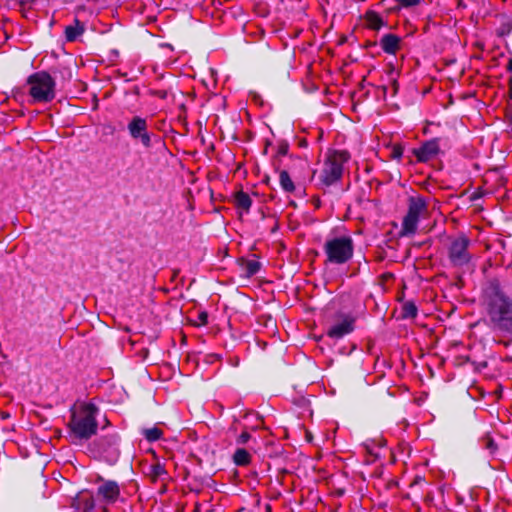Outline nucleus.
<instances>
[{
    "label": "nucleus",
    "mask_w": 512,
    "mask_h": 512,
    "mask_svg": "<svg viewBox=\"0 0 512 512\" xmlns=\"http://www.w3.org/2000/svg\"><path fill=\"white\" fill-rule=\"evenodd\" d=\"M71 417L68 422V428L71 435L79 440H88L96 435L98 422L96 415L98 408L93 403H81L77 408L74 405L71 408Z\"/></svg>",
    "instance_id": "nucleus-1"
},
{
    "label": "nucleus",
    "mask_w": 512,
    "mask_h": 512,
    "mask_svg": "<svg viewBox=\"0 0 512 512\" xmlns=\"http://www.w3.org/2000/svg\"><path fill=\"white\" fill-rule=\"evenodd\" d=\"M488 314L494 326L512 336V299L496 292L488 303Z\"/></svg>",
    "instance_id": "nucleus-2"
},
{
    "label": "nucleus",
    "mask_w": 512,
    "mask_h": 512,
    "mask_svg": "<svg viewBox=\"0 0 512 512\" xmlns=\"http://www.w3.org/2000/svg\"><path fill=\"white\" fill-rule=\"evenodd\" d=\"M26 83L29 86L28 94L33 103H49L56 96V82L46 71L31 74Z\"/></svg>",
    "instance_id": "nucleus-3"
},
{
    "label": "nucleus",
    "mask_w": 512,
    "mask_h": 512,
    "mask_svg": "<svg viewBox=\"0 0 512 512\" xmlns=\"http://www.w3.org/2000/svg\"><path fill=\"white\" fill-rule=\"evenodd\" d=\"M470 244V239L464 234L449 238L447 256L452 268L460 272H465L469 268L472 260V254L469 251Z\"/></svg>",
    "instance_id": "nucleus-4"
},
{
    "label": "nucleus",
    "mask_w": 512,
    "mask_h": 512,
    "mask_svg": "<svg viewBox=\"0 0 512 512\" xmlns=\"http://www.w3.org/2000/svg\"><path fill=\"white\" fill-rule=\"evenodd\" d=\"M326 262L342 265L352 259L354 254V242L350 236L335 237L324 244Z\"/></svg>",
    "instance_id": "nucleus-5"
},
{
    "label": "nucleus",
    "mask_w": 512,
    "mask_h": 512,
    "mask_svg": "<svg viewBox=\"0 0 512 512\" xmlns=\"http://www.w3.org/2000/svg\"><path fill=\"white\" fill-rule=\"evenodd\" d=\"M350 159L349 152L345 150H334L331 152L325 162L321 172V181L324 185L330 186L341 180L343 176V167Z\"/></svg>",
    "instance_id": "nucleus-6"
},
{
    "label": "nucleus",
    "mask_w": 512,
    "mask_h": 512,
    "mask_svg": "<svg viewBox=\"0 0 512 512\" xmlns=\"http://www.w3.org/2000/svg\"><path fill=\"white\" fill-rule=\"evenodd\" d=\"M427 202L423 197H410L408 200V211L403 218L401 235H413L417 231L420 216L427 213Z\"/></svg>",
    "instance_id": "nucleus-7"
},
{
    "label": "nucleus",
    "mask_w": 512,
    "mask_h": 512,
    "mask_svg": "<svg viewBox=\"0 0 512 512\" xmlns=\"http://www.w3.org/2000/svg\"><path fill=\"white\" fill-rule=\"evenodd\" d=\"M130 136L134 140H140L145 148L152 146L151 136L148 132V124L145 118L134 116L127 125Z\"/></svg>",
    "instance_id": "nucleus-8"
},
{
    "label": "nucleus",
    "mask_w": 512,
    "mask_h": 512,
    "mask_svg": "<svg viewBox=\"0 0 512 512\" xmlns=\"http://www.w3.org/2000/svg\"><path fill=\"white\" fill-rule=\"evenodd\" d=\"M355 318L352 315L339 313L337 323L327 330L330 338L340 339L354 330Z\"/></svg>",
    "instance_id": "nucleus-9"
},
{
    "label": "nucleus",
    "mask_w": 512,
    "mask_h": 512,
    "mask_svg": "<svg viewBox=\"0 0 512 512\" xmlns=\"http://www.w3.org/2000/svg\"><path fill=\"white\" fill-rule=\"evenodd\" d=\"M102 484L97 488V497L105 504H114L120 497V487L116 481L98 478Z\"/></svg>",
    "instance_id": "nucleus-10"
},
{
    "label": "nucleus",
    "mask_w": 512,
    "mask_h": 512,
    "mask_svg": "<svg viewBox=\"0 0 512 512\" xmlns=\"http://www.w3.org/2000/svg\"><path fill=\"white\" fill-rule=\"evenodd\" d=\"M439 152L440 146L438 138L425 141L419 148H414L412 150V153L417 158V161L423 163L435 158Z\"/></svg>",
    "instance_id": "nucleus-11"
},
{
    "label": "nucleus",
    "mask_w": 512,
    "mask_h": 512,
    "mask_svg": "<svg viewBox=\"0 0 512 512\" xmlns=\"http://www.w3.org/2000/svg\"><path fill=\"white\" fill-rule=\"evenodd\" d=\"M72 507L83 512L92 511L95 507V500L92 493L87 490L79 492L72 501Z\"/></svg>",
    "instance_id": "nucleus-12"
},
{
    "label": "nucleus",
    "mask_w": 512,
    "mask_h": 512,
    "mask_svg": "<svg viewBox=\"0 0 512 512\" xmlns=\"http://www.w3.org/2000/svg\"><path fill=\"white\" fill-rule=\"evenodd\" d=\"M380 46L385 53L396 55L402 47V39L396 34L388 33L380 39Z\"/></svg>",
    "instance_id": "nucleus-13"
},
{
    "label": "nucleus",
    "mask_w": 512,
    "mask_h": 512,
    "mask_svg": "<svg viewBox=\"0 0 512 512\" xmlns=\"http://www.w3.org/2000/svg\"><path fill=\"white\" fill-rule=\"evenodd\" d=\"M364 19L367 27L371 30L377 31L385 24L381 16L373 10H368L364 15Z\"/></svg>",
    "instance_id": "nucleus-14"
},
{
    "label": "nucleus",
    "mask_w": 512,
    "mask_h": 512,
    "mask_svg": "<svg viewBox=\"0 0 512 512\" xmlns=\"http://www.w3.org/2000/svg\"><path fill=\"white\" fill-rule=\"evenodd\" d=\"M234 203L237 208L242 209L245 212H249L252 200L248 193L241 190L235 193Z\"/></svg>",
    "instance_id": "nucleus-15"
},
{
    "label": "nucleus",
    "mask_w": 512,
    "mask_h": 512,
    "mask_svg": "<svg viewBox=\"0 0 512 512\" xmlns=\"http://www.w3.org/2000/svg\"><path fill=\"white\" fill-rule=\"evenodd\" d=\"M84 25L78 20L75 19V25L67 26L65 28V37L69 42H73L76 38L84 32Z\"/></svg>",
    "instance_id": "nucleus-16"
},
{
    "label": "nucleus",
    "mask_w": 512,
    "mask_h": 512,
    "mask_svg": "<svg viewBox=\"0 0 512 512\" xmlns=\"http://www.w3.org/2000/svg\"><path fill=\"white\" fill-rule=\"evenodd\" d=\"M279 183L281 188L287 193H293L296 189L295 184L286 169L279 170Z\"/></svg>",
    "instance_id": "nucleus-17"
},
{
    "label": "nucleus",
    "mask_w": 512,
    "mask_h": 512,
    "mask_svg": "<svg viewBox=\"0 0 512 512\" xmlns=\"http://www.w3.org/2000/svg\"><path fill=\"white\" fill-rule=\"evenodd\" d=\"M239 263L245 271L247 277L255 275L261 268V263L256 260L240 258Z\"/></svg>",
    "instance_id": "nucleus-18"
},
{
    "label": "nucleus",
    "mask_w": 512,
    "mask_h": 512,
    "mask_svg": "<svg viewBox=\"0 0 512 512\" xmlns=\"http://www.w3.org/2000/svg\"><path fill=\"white\" fill-rule=\"evenodd\" d=\"M164 475H167V471H166L164 465H162L161 463L157 462L150 466L148 476H149L151 482H153V483L157 482Z\"/></svg>",
    "instance_id": "nucleus-19"
},
{
    "label": "nucleus",
    "mask_w": 512,
    "mask_h": 512,
    "mask_svg": "<svg viewBox=\"0 0 512 512\" xmlns=\"http://www.w3.org/2000/svg\"><path fill=\"white\" fill-rule=\"evenodd\" d=\"M234 463L238 466H247L251 462V455L243 448H238L233 456Z\"/></svg>",
    "instance_id": "nucleus-20"
},
{
    "label": "nucleus",
    "mask_w": 512,
    "mask_h": 512,
    "mask_svg": "<svg viewBox=\"0 0 512 512\" xmlns=\"http://www.w3.org/2000/svg\"><path fill=\"white\" fill-rule=\"evenodd\" d=\"M288 151H289V143H288V141L280 140L278 142L277 154L274 157L275 158L274 167H275L276 170H279V167H280L279 157L280 156H286L288 154Z\"/></svg>",
    "instance_id": "nucleus-21"
},
{
    "label": "nucleus",
    "mask_w": 512,
    "mask_h": 512,
    "mask_svg": "<svg viewBox=\"0 0 512 512\" xmlns=\"http://www.w3.org/2000/svg\"><path fill=\"white\" fill-rule=\"evenodd\" d=\"M418 309L414 302H405L402 306V317L403 318H415L417 316Z\"/></svg>",
    "instance_id": "nucleus-22"
},
{
    "label": "nucleus",
    "mask_w": 512,
    "mask_h": 512,
    "mask_svg": "<svg viewBox=\"0 0 512 512\" xmlns=\"http://www.w3.org/2000/svg\"><path fill=\"white\" fill-rule=\"evenodd\" d=\"M480 443L483 448L489 451L490 454H494L497 451V444L489 434L483 436L480 439Z\"/></svg>",
    "instance_id": "nucleus-23"
},
{
    "label": "nucleus",
    "mask_w": 512,
    "mask_h": 512,
    "mask_svg": "<svg viewBox=\"0 0 512 512\" xmlns=\"http://www.w3.org/2000/svg\"><path fill=\"white\" fill-rule=\"evenodd\" d=\"M163 431L157 427L145 429L143 435L149 442L157 441L161 438Z\"/></svg>",
    "instance_id": "nucleus-24"
},
{
    "label": "nucleus",
    "mask_w": 512,
    "mask_h": 512,
    "mask_svg": "<svg viewBox=\"0 0 512 512\" xmlns=\"http://www.w3.org/2000/svg\"><path fill=\"white\" fill-rule=\"evenodd\" d=\"M506 70L511 74L508 80V93L509 98L512 101V57L509 59Z\"/></svg>",
    "instance_id": "nucleus-25"
},
{
    "label": "nucleus",
    "mask_w": 512,
    "mask_h": 512,
    "mask_svg": "<svg viewBox=\"0 0 512 512\" xmlns=\"http://www.w3.org/2000/svg\"><path fill=\"white\" fill-rule=\"evenodd\" d=\"M403 151H404L403 147L399 144H396L392 148L391 157L393 159H400L403 155Z\"/></svg>",
    "instance_id": "nucleus-26"
},
{
    "label": "nucleus",
    "mask_w": 512,
    "mask_h": 512,
    "mask_svg": "<svg viewBox=\"0 0 512 512\" xmlns=\"http://www.w3.org/2000/svg\"><path fill=\"white\" fill-rule=\"evenodd\" d=\"M251 438V435L247 431H243L238 438L236 439L237 444L244 445L246 444Z\"/></svg>",
    "instance_id": "nucleus-27"
},
{
    "label": "nucleus",
    "mask_w": 512,
    "mask_h": 512,
    "mask_svg": "<svg viewBox=\"0 0 512 512\" xmlns=\"http://www.w3.org/2000/svg\"><path fill=\"white\" fill-rule=\"evenodd\" d=\"M208 323V313L206 311H202L198 314V323L197 326H204Z\"/></svg>",
    "instance_id": "nucleus-28"
},
{
    "label": "nucleus",
    "mask_w": 512,
    "mask_h": 512,
    "mask_svg": "<svg viewBox=\"0 0 512 512\" xmlns=\"http://www.w3.org/2000/svg\"><path fill=\"white\" fill-rule=\"evenodd\" d=\"M152 95L160 98V99H165L168 95L167 91L166 90H153L151 92Z\"/></svg>",
    "instance_id": "nucleus-29"
},
{
    "label": "nucleus",
    "mask_w": 512,
    "mask_h": 512,
    "mask_svg": "<svg viewBox=\"0 0 512 512\" xmlns=\"http://www.w3.org/2000/svg\"><path fill=\"white\" fill-rule=\"evenodd\" d=\"M291 159H294L297 164L300 166V168H307L308 167V163L302 159L301 157H293V156H290Z\"/></svg>",
    "instance_id": "nucleus-30"
},
{
    "label": "nucleus",
    "mask_w": 512,
    "mask_h": 512,
    "mask_svg": "<svg viewBox=\"0 0 512 512\" xmlns=\"http://www.w3.org/2000/svg\"><path fill=\"white\" fill-rule=\"evenodd\" d=\"M505 117L512 121V103L506 108Z\"/></svg>",
    "instance_id": "nucleus-31"
},
{
    "label": "nucleus",
    "mask_w": 512,
    "mask_h": 512,
    "mask_svg": "<svg viewBox=\"0 0 512 512\" xmlns=\"http://www.w3.org/2000/svg\"><path fill=\"white\" fill-rule=\"evenodd\" d=\"M20 6H26L33 4L36 0H17Z\"/></svg>",
    "instance_id": "nucleus-32"
},
{
    "label": "nucleus",
    "mask_w": 512,
    "mask_h": 512,
    "mask_svg": "<svg viewBox=\"0 0 512 512\" xmlns=\"http://www.w3.org/2000/svg\"><path fill=\"white\" fill-rule=\"evenodd\" d=\"M401 9V7L399 6V4L397 6H394V7H391V8H388L387 9V13H397L399 10Z\"/></svg>",
    "instance_id": "nucleus-33"
},
{
    "label": "nucleus",
    "mask_w": 512,
    "mask_h": 512,
    "mask_svg": "<svg viewBox=\"0 0 512 512\" xmlns=\"http://www.w3.org/2000/svg\"><path fill=\"white\" fill-rule=\"evenodd\" d=\"M391 86H392V90H393V95H395L398 91V82L397 80H393L392 83H391Z\"/></svg>",
    "instance_id": "nucleus-34"
},
{
    "label": "nucleus",
    "mask_w": 512,
    "mask_h": 512,
    "mask_svg": "<svg viewBox=\"0 0 512 512\" xmlns=\"http://www.w3.org/2000/svg\"><path fill=\"white\" fill-rule=\"evenodd\" d=\"M307 145H308V143H307V140L305 138L299 139V141H298V146L299 147L305 148V147H307Z\"/></svg>",
    "instance_id": "nucleus-35"
},
{
    "label": "nucleus",
    "mask_w": 512,
    "mask_h": 512,
    "mask_svg": "<svg viewBox=\"0 0 512 512\" xmlns=\"http://www.w3.org/2000/svg\"><path fill=\"white\" fill-rule=\"evenodd\" d=\"M499 344L503 345L504 347H509L512 343V340L508 339V340H499L498 341Z\"/></svg>",
    "instance_id": "nucleus-36"
},
{
    "label": "nucleus",
    "mask_w": 512,
    "mask_h": 512,
    "mask_svg": "<svg viewBox=\"0 0 512 512\" xmlns=\"http://www.w3.org/2000/svg\"><path fill=\"white\" fill-rule=\"evenodd\" d=\"M192 512H201V504L200 503H195L194 505V509Z\"/></svg>",
    "instance_id": "nucleus-37"
},
{
    "label": "nucleus",
    "mask_w": 512,
    "mask_h": 512,
    "mask_svg": "<svg viewBox=\"0 0 512 512\" xmlns=\"http://www.w3.org/2000/svg\"><path fill=\"white\" fill-rule=\"evenodd\" d=\"M503 361L508 362V363H512V356H510V355L505 356Z\"/></svg>",
    "instance_id": "nucleus-38"
},
{
    "label": "nucleus",
    "mask_w": 512,
    "mask_h": 512,
    "mask_svg": "<svg viewBox=\"0 0 512 512\" xmlns=\"http://www.w3.org/2000/svg\"><path fill=\"white\" fill-rule=\"evenodd\" d=\"M458 6H459V7H460V6H463V7L465 6V5L463 4V1H462V0H458Z\"/></svg>",
    "instance_id": "nucleus-39"
},
{
    "label": "nucleus",
    "mask_w": 512,
    "mask_h": 512,
    "mask_svg": "<svg viewBox=\"0 0 512 512\" xmlns=\"http://www.w3.org/2000/svg\"><path fill=\"white\" fill-rule=\"evenodd\" d=\"M2 417L3 418H7V417H9V414L8 413H3Z\"/></svg>",
    "instance_id": "nucleus-40"
},
{
    "label": "nucleus",
    "mask_w": 512,
    "mask_h": 512,
    "mask_svg": "<svg viewBox=\"0 0 512 512\" xmlns=\"http://www.w3.org/2000/svg\"><path fill=\"white\" fill-rule=\"evenodd\" d=\"M269 182V177H266L265 178V183H268Z\"/></svg>",
    "instance_id": "nucleus-41"
},
{
    "label": "nucleus",
    "mask_w": 512,
    "mask_h": 512,
    "mask_svg": "<svg viewBox=\"0 0 512 512\" xmlns=\"http://www.w3.org/2000/svg\"><path fill=\"white\" fill-rule=\"evenodd\" d=\"M269 510H270V506L268 505L267 509H266V512H269Z\"/></svg>",
    "instance_id": "nucleus-42"
},
{
    "label": "nucleus",
    "mask_w": 512,
    "mask_h": 512,
    "mask_svg": "<svg viewBox=\"0 0 512 512\" xmlns=\"http://www.w3.org/2000/svg\"><path fill=\"white\" fill-rule=\"evenodd\" d=\"M269 510H270V506L268 505L267 509H266V512H269Z\"/></svg>",
    "instance_id": "nucleus-43"
},
{
    "label": "nucleus",
    "mask_w": 512,
    "mask_h": 512,
    "mask_svg": "<svg viewBox=\"0 0 512 512\" xmlns=\"http://www.w3.org/2000/svg\"><path fill=\"white\" fill-rule=\"evenodd\" d=\"M178 512H184V508L182 507Z\"/></svg>",
    "instance_id": "nucleus-44"
}]
</instances>
